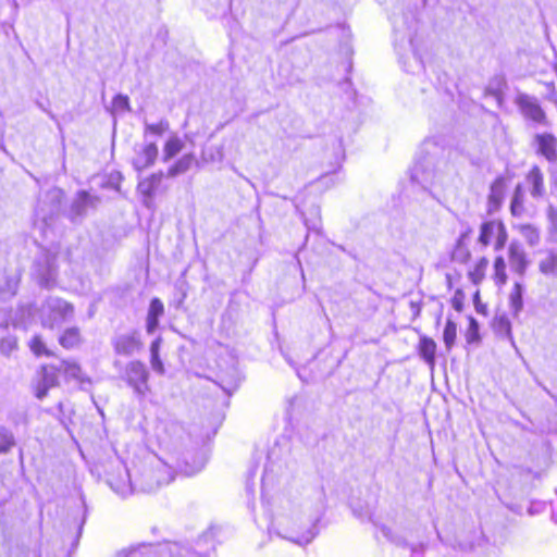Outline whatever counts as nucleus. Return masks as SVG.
Wrapping results in <instances>:
<instances>
[{"label":"nucleus","instance_id":"nucleus-34","mask_svg":"<svg viewBox=\"0 0 557 557\" xmlns=\"http://www.w3.org/2000/svg\"><path fill=\"white\" fill-rule=\"evenodd\" d=\"M113 104L116 108L128 109L129 108L128 97L127 96L117 95L114 98V100H113Z\"/></svg>","mask_w":557,"mask_h":557},{"label":"nucleus","instance_id":"nucleus-10","mask_svg":"<svg viewBox=\"0 0 557 557\" xmlns=\"http://www.w3.org/2000/svg\"><path fill=\"white\" fill-rule=\"evenodd\" d=\"M507 253L512 271L519 275H523L529 265V260L522 245L517 240L511 242L508 246Z\"/></svg>","mask_w":557,"mask_h":557},{"label":"nucleus","instance_id":"nucleus-26","mask_svg":"<svg viewBox=\"0 0 557 557\" xmlns=\"http://www.w3.org/2000/svg\"><path fill=\"white\" fill-rule=\"evenodd\" d=\"M492 330L500 337H511V324L507 317H495L492 321Z\"/></svg>","mask_w":557,"mask_h":557},{"label":"nucleus","instance_id":"nucleus-29","mask_svg":"<svg viewBox=\"0 0 557 557\" xmlns=\"http://www.w3.org/2000/svg\"><path fill=\"white\" fill-rule=\"evenodd\" d=\"M15 446V438L13 433L4 428L0 426V455L8 454Z\"/></svg>","mask_w":557,"mask_h":557},{"label":"nucleus","instance_id":"nucleus-33","mask_svg":"<svg viewBox=\"0 0 557 557\" xmlns=\"http://www.w3.org/2000/svg\"><path fill=\"white\" fill-rule=\"evenodd\" d=\"M169 128V124L166 122H160L156 124H149L145 127V133H149L151 135L161 136Z\"/></svg>","mask_w":557,"mask_h":557},{"label":"nucleus","instance_id":"nucleus-36","mask_svg":"<svg viewBox=\"0 0 557 557\" xmlns=\"http://www.w3.org/2000/svg\"><path fill=\"white\" fill-rule=\"evenodd\" d=\"M79 197L83 198V199H87L89 197V195H88L87 191H81L79 193Z\"/></svg>","mask_w":557,"mask_h":557},{"label":"nucleus","instance_id":"nucleus-31","mask_svg":"<svg viewBox=\"0 0 557 557\" xmlns=\"http://www.w3.org/2000/svg\"><path fill=\"white\" fill-rule=\"evenodd\" d=\"M17 339L13 336L3 337L0 339V351L4 356H10L17 349Z\"/></svg>","mask_w":557,"mask_h":557},{"label":"nucleus","instance_id":"nucleus-11","mask_svg":"<svg viewBox=\"0 0 557 557\" xmlns=\"http://www.w3.org/2000/svg\"><path fill=\"white\" fill-rule=\"evenodd\" d=\"M537 269L546 277H557V248H546L540 252Z\"/></svg>","mask_w":557,"mask_h":557},{"label":"nucleus","instance_id":"nucleus-21","mask_svg":"<svg viewBox=\"0 0 557 557\" xmlns=\"http://www.w3.org/2000/svg\"><path fill=\"white\" fill-rule=\"evenodd\" d=\"M492 278L497 287H504L508 283L507 264L502 255L495 256L493 260Z\"/></svg>","mask_w":557,"mask_h":557},{"label":"nucleus","instance_id":"nucleus-28","mask_svg":"<svg viewBox=\"0 0 557 557\" xmlns=\"http://www.w3.org/2000/svg\"><path fill=\"white\" fill-rule=\"evenodd\" d=\"M519 232L531 246L537 245L541 239L540 230L532 224H521L519 226Z\"/></svg>","mask_w":557,"mask_h":557},{"label":"nucleus","instance_id":"nucleus-2","mask_svg":"<svg viewBox=\"0 0 557 557\" xmlns=\"http://www.w3.org/2000/svg\"><path fill=\"white\" fill-rule=\"evenodd\" d=\"M507 226L500 219L483 221L479 227L478 243L483 247H492L495 251L505 248L508 242Z\"/></svg>","mask_w":557,"mask_h":557},{"label":"nucleus","instance_id":"nucleus-5","mask_svg":"<svg viewBox=\"0 0 557 557\" xmlns=\"http://www.w3.org/2000/svg\"><path fill=\"white\" fill-rule=\"evenodd\" d=\"M516 104L525 119L540 125L548 124L546 112L535 98L522 94L517 96Z\"/></svg>","mask_w":557,"mask_h":557},{"label":"nucleus","instance_id":"nucleus-25","mask_svg":"<svg viewBox=\"0 0 557 557\" xmlns=\"http://www.w3.org/2000/svg\"><path fill=\"white\" fill-rule=\"evenodd\" d=\"M161 344H162V338L159 336L150 343L149 350H150V363H151L152 369L156 372L163 374L165 370H164L162 360L160 358Z\"/></svg>","mask_w":557,"mask_h":557},{"label":"nucleus","instance_id":"nucleus-14","mask_svg":"<svg viewBox=\"0 0 557 557\" xmlns=\"http://www.w3.org/2000/svg\"><path fill=\"white\" fill-rule=\"evenodd\" d=\"M450 260L458 265H467L472 261V249L465 236L457 239L450 251Z\"/></svg>","mask_w":557,"mask_h":557},{"label":"nucleus","instance_id":"nucleus-6","mask_svg":"<svg viewBox=\"0 0 557 557\" xmlns=\"http://www.w3.org/2000/svg\"><path fill=\"white\" fill-rule=\"evenodd\" d=\"M462 278L463 275L459 271L446 273L445 275L447 289L454 292L450 298V305L458 313H461L465 310L467 300V295L461 284Z\"/></svg>","mask_w":557,"mask_h":557},{"label":"nucleus","instance_id":"nucleus-1","mask_svg":"<svg viewBox=\"0 0 557 557\" xmlns=\"http://www.w3.org/2000/svg\"><path fill=\"white\" fill-rule=\"evenodd\" d=\"M60 377L64 381H83L81 364L73 359H61L55 363H41L35 373L30 388L34 396L41 400L48 396L49 391L60 386Z\"/></svg>","mask_w":557,"mask_h":557},{"label":"nucleus","instance_id":"nucleus-23","mask_svg":"<svg viewBox=\"0 0 557 557\" xmlns=\"http://www.w3.org/2000/svg\"><path fill=\"white\" fill-rule=\"evenodd\" d=\"M525 191L522 184H518L515 187L512 199L510 202V213L512 216H521L525 213Z\"/></svg>","mask_w":557,"mask_h":557},{"label":"nucleus","instance_id":"nucleus-35","mask_svg":"<svg viewBox=\"0 0 557 557\" xmlns=\"http://www.w3.org/2000/svg\"><path fill=\"white\" fill-rule=\"evenodd\" d=\"M545 88L549 91V99L555 101V96H556V85L553 81L550 82H543L542 83Z\"/></svg>","mask_w":557,"mask_h":557},{"label":"nucleus","instance_id":"nucleus-15","mask_svg":"<svg viewBox=\"0 0 557 557\" xmlns=\"http://www.w3.org/2000/svg\"><path fill=\"white\" fill-rule=\"evenodd\" d=\"M158 154L159 149L154 143L145 145L137 153V157L134 161L136 169L144 170L151 166L156 162Z\"/></svg>","mask_w":557,"mask_h":557},{"label":"nucleus","instance_id":"nucleus-20","mask_svg":"<svg viewBox=\"0 0 557 557\" xmlns=\"http://www.w3.org/2000/svg\"><path fill=\"white\" fill-rule=\"evenodd\" d=\"M27 347L36 358L53 357L54 352L48 347L45 338L40 334H35L27 343Z\"/></svg>","mask_w":557,"mask_h":557},{"label":"nucleus","instance_id":"nucleus-22","mask_svg":"<svg viewBox=\"0 0 557 557\" xmlns=\"http://www.w3.org/2000/svg\"><path fill=\"white\" fill-rule=\"evenodd\" d=\"M184 140L177 135L170 136L163 145V162H168L183 151Z\"/></svg>","mask_w":557,"mask_h":557},{"label":"nucleus","instance_id":"nucleus-8","mask_svg":"<svg viewBox=\"0 0 557 557\" xmlns=\"http://www.w3.org/2000/svg\"><path fill=\"white\" fill-rule=\"evenodd\" d=\"M74 315V307L65 300H59L55 305L51 306L47 320L42 325L47 329H53L67 322Z\"/></svg>","mask_w":557,"mask_h":557},{"label":"nucleus","instance_id":"nucleus-32","mask_svg":"<svg viewBox=\"0 0 557 557\" xmlns=\"http://www.w3.org/2000/svg\"><path fill=\"white\" fill-rule=\"evenodd\" d=\"M472 301H473L475 311L479 314L484 315V317H486L488 314V307L485 302L482 301L481 292L479 288H476L474 290V293L472 294Z\"/></svg>","mask_w":557,"mask_h":557},{"label":"nucleus","instance_id":"nucleus-19","mask_svg":"<svg viewBox=\"0 0 557 557\" xmlns=\"http://www.w3.org/2000/svg\"><path fill=\"white\" fill-rule=\"evenodd\" d=\"M196 163V157L194 153H186L177 159L169 169L166 170V175L169 177H176L189 171L193 165Z\"/></svg>","mask_w":557,"mask_h":557},{"label":"nucleus","instance_id":"nucleus-12","mask_svg":"<svg viewBox=\"0 0 557 557\" xmlns=\"http://www.w3.org/2000/svg\"><path fill=\"white\" fill-rule=\"evenodd\" d=\"M164 305L158 297H153L148 307L146 315V331L148 334L154 333L160 323V318L164 314Z\"/></svg>","mask_w":557,"mask_h":557},{"label":"nucleus","instance_id":"nucleus-17","mask_svg":"<svg viewBox=\"0 0 557 557\" xmlns=\"http://www.w3.org/2000/svg\"><path fill=\"white\" fill-rule=\"evenodd\" d=\"M525 180L531 187V195L540 198L545 193L544 175L540 166L533 165L525 175Z\"/></svg>","mask_w":557,"mask_h":557},{"label":"nucleus","instance_id":"nucleus-16","mask_svg":"<svg viewBox=\"0 0 557 557\" xmlns=\"http://www.w3.org/2000/svg\"><path fill=\"white\" fill-rule=\"evenodd\" d=\"M59 345L65 350H72L77 348L83 343L82 331L77 326H71L65 329L58 336Z\"/></svg>","mask_w":557,"mask_h":557},{"label":"nucleus","instance_id":"nucleus-7","mask_svg":"<svg viewBox=\"0 0 557 557\" xmlns=\"http://www.w3.org/2000/svg\"><path fill=\"white\" fill-rule=\"evenodd\" d=\"M509 189V180L505 176L496 177L490 188V194L487 196V212L493 213L498 211L503 202L506 198V195Z\"/></svg>","mask_w":557,"mask_h":557},{"label":"nucleus","instance_id":"nucleus-13","mask_svg":"<svg viewBox=\"0 0 557 557\" xmlns=\"http://www.w3.org/2000/svg\"><path fill=\"white\" fill-rule=\"evenodd\" d=\"M141 347V341L133 334L122 335L113 342L114 351L121 356H131Z\"/></svg>","mask_w":557,"mask_h":557},{"label":"nucleus","instance_id":"nucleus-27","mask_svg":"<svg viewBox=\"0 0 557 557\" xmlns=\"http://www.w3.org/2000/svg\"><path fill=\"white\" fill-rule=\"evenodd\" d=\"M468 326L465 331V338L467 344L473 345L481 342V335H480V326L478 321L469 315L467 318Z\"/></svg>","mask_w":557,"mask_h":557},{"label":"nucleus","instance_id":"nucleus-18","mask_svg":"<svg viewBox=\"0 0 557 557\" xmlns=\"http://www.w3.org/2000/svg\"><path fill=\"white\" fill-rule=\"evenodd\" d=\"M488 264L487 257L482 256L468 269L467 277L473 285L478 286L485 280Z\"/></svg>","mask_w":557,"mask_h":557},{"label":"nucleus","instance_id":"nucleus-4","mask_svg":"<svg viewBox=\"0 0 557 557\" xmlns=\"http://www.w3.org/2000/svg\"><path fill=\"white\" fill-rule=\"evenodd\" d=\"M534 153L548 163H557V137L550 132L536 133L531 141Z\"/></svg>","mask_w":557,"mask_h":557},{"label":"nucleus","instance_id":"nucleus-9","mask_svg":"<svg viewBox=\"0 0 557 557\" xmlns=\"http://www.w3.org/2000/svg\"><path fill=\"white\" fill-rule=\"evenodd\" d=\"M437 343L429 335L421 334L417 344V352L421 360L433 370L436 364Z\"/></svg>","mask_w":557,"mask_h":557},{"label":"nucleus","instance_id":"nucleus-30","mask_svg":"<svg viewBox=\"0 0 557 557\" xmlns=\"http://www.w3.org/2000/svg\"><path fill=\"white\" fill-rule=\"evenodd\" d=\"M509 304L513 312L517 314L522 310L523 300H522V285L520 283H515L510 295H509Z\"/></svg>","mask_w":557,"mask_h":557},{"label":"nucleus","instance_id":"nucleus-3","mask_svg":"<svg viewBox=\"0 0 557 557\" xmlns=\"http://www.w3.org/2000/svg\"><path fill=\"white\" fill-rule=\"evenodd\" d=\"M149 373L143 361L133 360L125 367L123 380L129 385L136 393L143 395L148 387Z\"/></svg>","mask_w":557,"mask_h":557},{"label":"nucleus","instance_id":"nucleus-24","mask_svg":"<svg viewBox=\"0 0 557 557\" xmlns=\"http://www.w3.org/2000/svg\"><path fill=\"white\" fill-rule=\"evenodd\" d=\"M457 341V323L451 317H447L443 330V342L445 349L450 351Z\"/></svg>","mask_w":557,"mask_h":557}]
</instances>
